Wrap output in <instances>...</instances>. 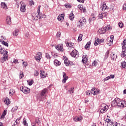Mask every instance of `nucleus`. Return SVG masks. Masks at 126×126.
Wrapping results in <instances>:
<instances>
[{"label":"nucleus","instance_id":"31","mask_svg":"<svg viewBox=\"0 0 126 126\" xmlns=\"http://www.w3.org/2000/svg\"><path fill=\"white\" fill-rule=\"evenodd\" d=\"M40 9H41V5H39L37 7V12L38 13V15H39V16L41 15Z\"/></svg>","mask_w":126,"mask_h":126},{"label":"nucleus","instance_id":"40","mask_svg":"<svg viewBox=\"0 0 126 126\" xmlns=\"http://www.w3.org/2000/svg\"><path fill=\"white\" fill-rule=\"evenodd\" d=\"M70 94H72L74 92V88H71L70 90H68Z\"/></svg>","mask_w":126,"mask_h":126},{"label":"nucleus","instance_id":"22","mask_svg":"<svg viewBox=\"0 0 126 126\" xmlns=\"http://www.w3.org/2000/svg\"><path fill=\"white\" fill-rule=\"evenodd\" d=\"M26 6L25 5L21 4L20 10L22 12H25V10H26Z\"/></svg>","mask_w":126,"mask_h":126},{"label":"nucleus","instance_id":"3","mask_svg":"<svg viewBox=\"0 0 126 126\" xmlns=\"http://www.w3.org/2000/svg\"><path fill=\"white\" fill-rule=\"evenodd\" d=\"M20 90L25 94H28V93H30V89L27 88L25 86H22L20 88Z\"/></svg>","mask_w":126,"mask_h":126},{"label":"nucleus","instance_id":"37","mask_svg":"<svg viewBox=\"0 0 126 126\" xmlns=\"http://www.w3.org/2000/svg\"><path fill=\"white\" fill-rule=\"evenodd\" d=\"M121 65H122V67H123V68H126V62L123 61L121 63Z\"/></svg>","mask_w":126,"mask_h":126},{"label":"nucleus","instance_id":"48","mask_svg":"<svg viewBox=\"0 0 126 126\" xmlns=\"http://www.w3.org/2000/svg\"><path fill=\"white\" fill-rule=\"evenodd\" d=\"M35 123L37 125H38V126H39V125H40V123H41V122L39 121V118H38L37 119H36L35 120Z\"/></svg>","mask_w":126,"mask_h":126},{"label":"nucleus","instance_id":"33","mask_svg":"<svg viewBox=\"0 0 126 126\" xmlns=\"http://www.w3.org/2000/svg\"><path fill=\"white\" fill-rule=\"evenodd\" d=\"M4 102L5 104L7 105V106H8V105L10 104V101H9V99L8 98H6V99L4 101Z\"/></svg>","mask_w":126,"mask_h":126},{"label":"nucleus","instance_id":"5","mask_svg":"<svg viewBox=\"0 0 126 126\" xmlns=\"http://www.w3.org/2000/svg\"><path fill=\"white\" fill-rule=\"evenodd\" d=\"M7 51H5V53L3 54V57L0 60L1 63H4V62H6V61L8 60L7 58L8 57L7 56Z\"/></svg>","mask_w":126,"mask_h":126},{"label":"nucleus","instance_id":"56","mask_svg":"<svg viewBox=\"0 0 126 126\" xmlns=\"http://www.w3.org/2000/svg\"><path fill=\"white\" fill-rule=\"evenodd\" d=\"M78 8L80 10L82 11V9H83V5H78Z\"/></svg>","mask_w":126,"mask_h":126},{"label":"nucleus","instance_id":"23","mask_svg":"<svg viewBox=\"0 0 126 126\" xmlns=\"http://www.w3.org/2000/svg\"><path fill=\"white\" fill-rule=\"evenodd\" d=\"M54 64L56 66H58V65H61V62L58 60H55L54 61Z\"/></svg>","mask_w":126,"mask_h":126},{"label":"nucleus","instance_id":"27","mask_svg":"<svg viewBox=\"0 0 126 126\" xmlns=\"http://www.w3.org/2000/svg\"><path fill=\"white\" fill-rule=\"evenodd\" d=\"M69 17L70 20H73V19H74V15L73 14V12H71V13Z\"/></svg>","mask_w":126,"mask_h":126},{"label":"nucleus","instance_id":"15","mask_svg":"<svg viewBox=\"0 0 126 126\" xmlns=\"http://www.w3.org/2000/svg\"><path fill=\"white\" fill-rule=\"evenodd\" d=\"M110 58L112 61H115L117 60V58H118V56L115 54L114 53H112L110 54Z\"/></svg>","mask_w":126,"mask_h":126},{"label":"nucleus","instance_id":"49","mask_svg":"<svg viewBox=\"0 0 126 126\" xmlns=\"http://www.w3.org/2000/svg\"><path fill=\"white\" fill-rule=\"evenodd\" d=\"M23 124L25 126H28V123H27V121H26V120H24L23 121Z\"/></svg>","mask_w":126,"mask_h":126},{"label":"nucleus","instance_id":"45","mask_svg":"<svg viewBox=\"0 0 126 126\" xmlns=\"http://www.w3.org/2000/svg\"><path fill=\"white\" fill-rule=\"evenodd\" d=\"M96 19V18L95 17H93L92 18H90L89 19V22H91L92 21H94V20H95Z\"/></svg>","mask_w":126,"mask_h":126},{"label":"nucleus","instance_id":"16","mask_svg":"<svg viewBox=\"0 0 126 126\" xmlns=\"http://www.w3.org/2000/svg\"><path fill=\"white\" fill-rule=\"evenodd\" d=\"M64 19V14H62L61 15H60L58 17V20L59 21H63Z\"/></svg>","mask_w":126,"mask_h":126},{"label":"nucleus","instance_id":"32","mask_svg":"<svg viewBox=\"0 0 126 126\" xmlns=\"http://www.w3.org/2000/svg\"><path fill=\"white\" fill-rule=\"evenodd\" d=\"M91 45V42L90 41H89L88 42H87V43L86 44V45L85 46L86 50H87V49H88V48H89V47Z\"/></svg>","mask_w":126,"mask_h":126},{"label":"nucleus","instance_id":"46","mask_svg":"<svg viewBox=\"0 0 126 126\" xmlns=\"http://www.w3.org/2000/svg\"><path fill=\"white\" fill-rule=\"evenodd\" d=\"M97 64H98V63L97 62V61H94L93 63H92V66H96V65H97Z\"/></svg>","mask_w":126,"mask_h":126},{"label":"nucleus","instance_id":"41","mask_svg":"<svg viewBox=\"0 0 126 126\" xmlns=\"http://www.w3.org/2000/svg\"><path fill=\"white\" fill-rule=\"evenodd\" d=\"M98 17L100 18V19H103L104 18V17L103 16V13L100 12L98 15Z\"/></svg>","mask_w":126,"mask_h":126},{"label":"nucleus","instance_id":"44","mask_svg":"<svg viewBox=\"0 0 126 126\" xmlns=\"http://www.w3.org/2000/svg\"><path fill=\"white\" fill-rule=\"evenodd\" d=\"M2 44H3V45L6 47H8V43L3 40L2 41Z\"/></svg>","mask_w":126,"mask_h":126},{"label":"nucleus","instance_id":"35","mask_svg":"<svg viewBox=\"0 0 126 126\" xmlns=\"http://www.w3.org/2000/svg\"><path fill=\"white\" fill-rule=\"evenodd\" d=\"M100 93V90H97L95 89V91H94V95L95 96V95H97V94H99Z\"/></svg>","mask_w":126,"mask_h":126},{"label":"nucleus","instance_id":"55","mask_svg":"<svg viewBox=\"0 0 126 126\" xmlns=\"http://www.w3.org/2000/svg\"><path fill=\"white\" fill-rule=\"evenodd\" d=\"M56 36L57 37H58V38H60V37H61V32H57V34H56Z\"/></svg>","mask_w":126,"mask_h":126},{"label":"nucleus","instance_id":"39","mask_svg":"<svg viewBox=\"0 0 126 126\" xmlns=\"http://www.w3.org/2000/svg\"><path fill=\"white\" fill-rule=\"evenodd\" d=\"M17 109H18V107L17 106H15L12 108V112H16L17 111Z\"/></svg>","mask_w":126,"mask_h":126},{"label":"nucleus","instance_id":"42","mask_svg":"<svg viewBox=\"0 0 126 126\" xmlns=\"http://www.w3.org/2000/svg\"><path fill=\"white\" fill-rule=\"evenodd\" d=\"M23 77H24V74H23V71H21L20 73V79L23 78Z\"/></svg>","mask_w":126,"mask_h":126},{"label":"nucleus","instance_id":"18","mask_svg":"<svg viewBox=\"0 0 126 126\" xmlns=\"http://www.w3.org/2000/svg\"><path fill=\"white\" fill-rule=\"evenodd\" d=\"M6 22L7 24L9 25H10L11 24V18L9 16H7L6 17Z\"/></svg>","mask_w":126,"mask_h":126},{"label":"nucleus","instance_id":"29","mask_svg":"<svg viewBox=\"0 0 126 126\" xmlns=\"http://www.w3.org/2000/svg\"><path fill=\"white\" fill-rule=\"evenodd\" d=\"M82 62L83 63H86L87 62H88V58L85 56V57H84V58L82 59Z\"/></svg>","mask_w":126,"mask_h":126},{"label":"nucleus","instance_id":"63","mask_svg":"<svg viewBox=\"0 0 126 126\" xmlns=\"http://www.w3.org/2000/svg\"><path fill=\"white\" fill-rule=\"evenodd\" d=\"M123 8L124 10H126V4H124L123 6Z\"/></svg>","mask_w":126,"mask_h":126},{"label":"nucleus","instance_id":"53","mask_svg":"<svg viewBox=\"0 0 126 126\" xmlns=\"http://www.w3.org/2000/svg\"><path fill=\"white\" fill-rule=\"evenodd\" d=\"M42 18H46V15H43L42 16L40 15L39 19H42Z\"/></svg>","mask_w":126,"mask_h":126},{"label":"nucleus","instance_id":"43","mask_svg":"<svg viewBox=\"0 0 126 126\" xmlns=\"http://www.w3.org/2000/svg\"><path fill=\"white\" fill-rule=\"evenodd\" d=\"M45 58H46V59H48V60H50V59H51V56L49 54L46 53L45 54Z\"/></svg>","mask_w":126,"mask_h":126},{"label":"nucleus","instance_id":"38","mask_svg":"<svg viewBox=\"0 0 126 126\" xmlns=\"http://www.w3.org/2000/svg\"><path fill=\"white\" fill-rule=\"evenodd\" d=\"M64 6L65 7H66V8H71V5H70V4L69 3H68V4L65 3L64 4Z\"/></svg>","mask_w":126,"mask_h":126},{"label":"nucleus","instance_id":"30","mask_svg":"<svg viewBox=\"0 0 126 126\" xmlns=\"http://www.w3.org/2000/svg\"><path fill=\"white\" fill-rule=\"evenodd\" d=\"M107 126H115L114 125V124H113L112 123H111V124L107 125ZM115 126H123V124L116 123Z\"/></svg>","mask_w":126,"mask_h":126},{"label":"nucleus","instance_id":"51","mask_svg":"<svg viewBox=\"0 0 126 126\" xmlns=\"http://www.w3.org/2000/svg\"><path fill=\"white\" fill-rule=\"evenodd\" d=\"M34 3L35 2H34V1H33V0H31L29 2L30 5H34Z\"/></svg>","mask_w":126,"mask_h":126},{"label":"nucleus","instance_id":"24","mask_svg":"<svg viewBox=\"0 0 126 126\" xmlns=\"http://www.w3.org/2000/svg\"><path fill=\"white\" fill-rule=\"evenodd\" d=\"M109 55H110V50H107L104 56V60H107L109 58Z\"/></svg>","mask_w":126,"mask_h":126},{"label":"nucleus","instance_id":"36","mask_svg":"<svg viewBox=\"0 0 126 126\" xmlns=\"http://www.w3.org/2000/svg\"><path fill=\"white\" fill-rule=\"evenodd\" d=\"M27 82L28 83V84L30 86H31L33 83H34V80H31L30 81H28Z\"/></svg>","mask_w":126,"mask_h":126},{"label":"nucleus","instance_id":"10","mask_svg":"<svg viewBox=\"0 0 126 126\" xmlns=\"http://www.w3.org/2000/svg\"><path fill=\"white\" fill-rule=\"evenodd\" d=\"M56 49L57 51H60L61 53L63 51V47L62 44H58L57 46H56Z\"/></svg>","mask_w":126,"mask_h":126},{"label":"nucleus","instance_id":"62","mask_svg":"<svg viewBox=\"0 0 126 126\" xmlns=\"http://www.w3.org/2000/svg\"><path fill=\"white\" fill-rule=\"evenodd\" d=\"M109 79H110L109 76L106 77L104 79V81H107V80H109Z\"/></svg>","mask_w":126,"mask_h":126},{"label":"nucleus","instance_id":"2","mask_svg":"<svg viewBox=\"0 0 126 126\" xmlns=\"http://www.w3.org/2000/svg\"><path fill=\"white\" fill-rule=\"evenodd\" d=\"M108 30H112V28H111V26L107 25V26L104 28H101L99 29L98 31L99 34H105L106 33V31H108Z\"/></svg>","mask_w":126,"mask_h":126},{"label":"nucleus","instance_id":"21","mask_svg":"<svg viewBox=\"0 0 126 126\" xmlns=\"http://www.w3.org/2000/svg\"><path fill=\"white\" fill-rule=\"evenodd\" d=\"M0 5L2 8L7 9V5H6V4H5V2H1Z\"/></svg>","mask_w":126,"mask_h":126},{"label":"nucleus","instance_id":"9","mask_svg":"<svg viewBox=\"0 0 126 126\" xmlns=\"http://www.w3.org/2000/svg\"><path fill=\"white\" fill-rule=\"evenodd\" d=\"M64 63L66 66H71V65H73V63H72V62L69 61L66 59H65L64 61Z\"/></svg>","mask_w":126,"mask_h":126},{"label":"nucleus","instance_id":"52","mask_svg":"<svg viewBox=\"0 0 126 126\" xmlns=\"http://www.w3.org/2000/svg\"><path fill=\"white\" fill-rule=\"evenodd\" d=\"M80 20H81V22L83 23L86 22V19L84 17L82 18Z\"/></svg>","mask_w":126,"mask_h":126},{"label":"nucleus","instance_id":"14","mask_svg":"<svg viewBox=\"0 0 126 126\" xmlns=\"http://www.w3.org/2000/svg\"><path fill=\"white\" fill-rule=\"evenodd\" d=\"M36 61H40L42 59V53L39 52L36 56L34 57Z\"/></svg>","mask_w":126,"mask_h":126},{"label":"nucleus","instance_id":"28","mask_svg":"<svg viewBox=\"0 0 126 126\" xmlns=\"http://www.w3.org/2000/svg\"><path fill=\"white\" fill-rule=\"evenodd\" d=\"M100 8L101 10H106V9L107 8V5H106V3H103Z\"/></svg>","mask_w":126,"mask_h":126},{"label":"nucleus","instance_id":"54","mask_svg":"<svg viewBox=\"0 0 126 126\" xmlns=\"http://www.w3.org/2000/svg\"><path fill=\"white\" fill-rule=\"evenodd\" d=\"M3 53H4V50H3V49H2V48L1 46V48L0 49V54H3Z\"/></svg>","mask_w":126,"mask_h":126},{"label":"nucleus","instance_id":"57","mask_svg":"<svg viewBox=\"0 0 126 126\" xmlns=\"http://www.w3.org/2000/svg\"><path fill=\"white\" fill-rule=\"evenodd\" d=\"M39 75V72H38L37 70L35 71L34 72V76H38Z\"/></svg>","mask_w":126,"mask_h":126},{"label":"nucleus","instance_id":"1","mask_svg":"<svg viewBox=\"0 0 126 126\" xmlns=\"http://www.w3.org/2000/svg\"><path fill=\"white\" fill-rule=\"evenodd\" d=\"M47 92L48 89L47 88H45L42 90L40 94L37 96V99L40 101H42L43 102V101H44L47 97V94H46V93H47Z\"/></svg>","mask_w":126,"mask_h":126},{"label":"nucleus","instance_id":"20","mask_svg":"<svg viewBox=\"0 0 126 126\" xmlns=\"http://www.w3.org/2000/svg\"><path fill=\"white\" fill-rule=\"evenodd\" d=\"M19 33V30L16 29L15 31H13V35L15 37H17V36H18Z\"/></svg>","mask_w":126,"mask_h":126},{"label":"nucleus","instance_id":"8","mask_svg":"<svg viewBox=\"0 0 126 126\" xmlns=\"http://www.w3.org/2000/svg\"><path fill=\"white\" fill-rule=\"evenodd\" d=\"M118 107H123L124 108V107H126V102L125 100H121V99H119V101L118 102Z\"/></svg>","mask_w":126,"mask_h":126},{"label":"nucleus","instance_id":"26","mask_svg":"<svg viewBox=\"0 0 126 126\" xmlns=\"http://www.w3.org/2000/svg\"><path fill=\"white\" fill-rule=\"evenodd\" d=\"M66 46L67 47H69L70 48H73V47H74V43L72 42H67Z\"/></svg>","mask_w":126,"mask_h":126},{"label":"nucleus","instance_id":"13","mask_svg":"<svg viewBox=\"0 0 126 126\" xmlns=\"http://www.w3.org/2000/svg\"><path fill=\"white\" fill-rule=\"evenodd\" d=\"M40 73L41 78H46V77H47V74H46L45 71H43V70H40Z\"/></svg>","mask_w":126,"mask_h":126},{"label":"nucleus","instance_id":"12","mask_svg":"<svg viewBox=\"0 0 126 126\" xmlns=\"http://www.w3.org/2000/svg\"><path fill=\"white\" fill-rule=\"evenodd\" d=\"M77 25L78 28H81V29H82V28L83 27V26H84V23L82 22L81 20H79L77 23Z\"/></svg>","mask_w":126,"mask_h":126},{"label":"nucleus","instance_id":"59","mask_svg":"<svg viewBox=\"0 0 126 126\" xmlns=\"http://www.w3.org/2000/svg\"><path fill=\"white\" fill-rule=\"evenodd\" d=\"M107 14H108V13L106 12H105L104 13H102V15L103 16V17H106Z\"/></svg>","mask_w":126,"mask_h":126},{"label":"nucleus","instance_id":"11","mask_svg":"<svg viewBox=\"0 0 126 126\" xmlns=\"http://www.w3.org/2000/svg\"><path fill=\"white\" fill-rule=\"evenodd\" d=\"M63 83H65V82H66V80L68 79V77L66 76V73H65V72H63Z\"/></svg>","mask_w":126,"mask_h":126},{"label":"nucleus","instance_id":"17","mask_svg":"<svg viewBox=\"0 0 126 126\" xmlns=\"http://www.w3.org/2000/svg\"><path fill=\"white\" fill-rule=\"evenodd\" d=\"M74 122H81L82 121V117H75L73 119Z\"/></svg>","mask_w":126,"mask_h":126},{"label":"nucleus","instance_id":"50","mask_svg":"<svg viewBox=\"0 0 126 126\" xmlns=\"http://www.w3.org/2000/svg\"><path fill=\"white\" fill-rule=\"evenodd\" d=\"M118 25L120 28H123L124 27V24L122 22H119Z\"/></svg>","mask_w":126,"mask_h":126},{"label":"nucleus","instance_id":"64","mask_svg":"<svg viewBox=\"0 0 126 126\" xmlns=\"http://www.w3.org/2000/svg\"><path fill=\"white\" fill-rule=\"evenodd\" d=\"M23 66H27V63L26 62H23Z\"/></svg>","mask_w":126,"mask_h":126},{"label":"nucleus","instance_id":"58","mask_svg":"<svg viewBox=\"0 0 126 126\" xmlns=\"http://www.w3.org/2000/svg\"><path fill=\"white\" fill-rule=\"evenodd\" d=\"M86 95H88L89 96L90 95V94H91L90 91H87L86 92Z\"/></svg>","mask_w":126,"mask_h":126},{"label":"nucleus","instance_id":"6","mask_svg":"<svg viewBox=\"0 0 126 126\" xmlns=\"http://www.w3.org/2000/svg\"><path fill=\"white\" fill-rule=\"evenodd\" d=\"M102 105L103 108L100 109V112L101 114H104V113H106V112L108 111V109H109V106L104 104Z\"/></svg>","mask_w":126,"mask_h":126},{"label":"nucleus","instance_id":"7","mask_svg":"<svg viewBox=\"0 0 126 126\" xmlns=\"http://www.w3.org/2000/svg\"><path fill=\"white\" fill-rule=\"evenodd\" d=\"M78 55H79V53L76 50H73L70 53V55L73 58H78Z\"/></svg>","mask_w":126,"mask_h":126},{"label":"nucleus","instance_id":"19","mask_svg":"<svg viewBox=\"0 0 126 126\" xmlns=\"http://www.w3.org/2000/svg\"><path fill=\"white\" fill-rule=\"evenodd\" d=\"M38 15L37 14H32V20H38Z\"/></svg>","mask_w":126,"mask_h":126},{"label":"nucleus","instance_id":"34","mask_svg":"<svg viewBox=\"0 0 126 126\" xmlns=\"http://www.w3.org/2000/svg\"><path fill=\"white\" fill-rule=\"evenodd\" d=\"M83 35L82 34H79L78 38V42H81V41H82V36Z\"/></svg>","mask_w":126,"mask_h":126},{"label":"nucleus","instance_id":"4","mask_svg":"<svg viewBox=\"0 0 126 126\" xmlns=\"http://www.w3.org/2000/svg\"><path fill=\"white\" fill-rule=\"evenodd\" d=\"M119 101H120V98L118 97L115 98V99L113 100L111 102V106L112 107H116L118 106L119 104Z\"/></svg>","mask_w":126,"mask_h":126},{"label":"nucleus","instance_id":"61","mask_svg":"<svg viewBox=\"0 0 126 126\" xmlns=\"http://www.w3.org/2000/svg\"><path fill=\"white\" fill-rule=\"evenodd\" d=\"M6 112H7V110H4L3 111V114H2V115L5 116L6 115Z\"/></svg>","mask_w":126,"mask_h":126},{"label":"nucleus","instance_id":"25","mask_svg":"<svg viewBox=\"0 0 126 126\" xmlns=\"http://www.w3.org/2000/svg\"><path fill=\"white\" fill-rule=\"evenodd\" d=\"M101 39L97 38L96 40L94 42V46H98V44L101 43V42H102V41H100Z\"/></svg>","mask_w":126,"mask_h":126},{"label":"nucleus","instance_id":"60","mask_svg":"<svg viewBox=\"0 0 126 126\" xmlns=\"http://www.w3.org/2000/svg\"><path fill=\"white\" fill-rule=\"evenodd\" d=\"M109 78H110V79H111H111H114V78H115V75H110V76H109Z\"/></svg>","mask_w":126,"mask_h":126},{"label":"nucleus","instance_id":"47","mask_svg":"<svg viewBox=\"0 0 126 126\" xmlns=\"http://www.w3.org/2000/svg\"><path fill=\"white\" fill-rule=\"evenodd\" d=\"M96 88L95 87L93 88L90 91L91 94H93L94 95V91H95Z\"/></svg>","mask_w":126,"mask_h":126}]
</instances>
